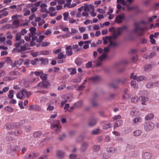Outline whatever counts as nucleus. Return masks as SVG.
I'll list each match as a JSON object with an SVG mask.
<instances>
[{
	"mask_svg": "<svg viewBox=\"0 0 159 159\" xmlns=\"http://www.w3.org/2000/svg\"><path fill=\"white\" fill-rule=\"evenodd\" d=\"M147 23L143 20L138 22H135L134 23L135 28L133 32L137 34L138 35L142 36L143 35L144 32L147 30V27H142L141 25H146Z\"/></svg>",
	"mask_w": 159,
	"mask_h": 159,
	"instance_id": "f257e3e1",
	"label": "nucleus"
},
{
	"mask_svg": "<svg viewBox=\"0 0 159 159\" xmlns=\"http://www.w3.org/2000/svg\"><path fill=\"white\" fill-rule=\"evenodd\" d=\"M31 95V93L30 92L27 91L25 89H22L16 94V96L18 98L21 100L25 97H29Z\"/></svg>",
	"mask_w": 159,
	"mask_h": 159,
	"instance_id": "f03ea898",
	"label": "nucleus"
},
{
	"mask_svg": "<svg viewBox=\"0 0 159 159\" xmlns=\"http://www.w3.org/2000/svg\"><path fill=\"white\" fill-rule=\"evenodd\" d=\"M109 46H110L109 45L108 47L104 48L105 52L103 53L101 56L98 58L96 63V66H100L101 65L102 61L106 58L107 55V52H108L109 49Z\"/></svg>",
	"mask_w": 159,
	"mask_h": 159,
	"instance_id": "7ed1b4c3",
	"label": "nucleus"
},
{
	"mask_svg": "<svg viewBox=\"0 0 159 159\" xmlns=\"http://www.w3.org/2000/svg\"><path fill=\"white\" fill-rule=\"evenodd\" d=\"M133 0H117V2L121 3L126 7L127 10L129 11L133 9V7H130L129 5L133 2Z\"/></svg>",
	"mask_w": 159,
	"mask_h": 159,
	"instance_id": "20e7f679",
	"label": "nucleus"
},
{
	"mask_svg": "<svg viewBox=\"0 0 159 159\" xmlns=\"http://www.w3.org/2000/svg\"><path fill=\"white\" fill-rule=\"evenodd\" d=\"M143 126L144 130L147 132L152 130L155 126L154 124L151 121L144 122Z\"/></svg>",
	"mask_w": 159,
	"mask_h": 159,
	"instance_id": "39448f33",
	"label": "nucleus"
},
{
	"mask_svg": "<svg viewBox=\"0 0 159 159\" xmlns=\"http://www.w3.org/2000/svg\"><path fill=\"white\" fill-rule=\"evenodd\" d=\"M126 18L124 13H122L117 15L115 18V21L117 23H120L125 20Z\"/></svg>",
	"mask_w": 159,
	"mask_h": 159,
	"instance_id": "423d86ee",
	"label": "nucleus"
},
{
	"mask_svg": "<svg viewBox=\"0 0 159 159\" xmlns=\"http://www.w3.org/2000/svg\"><path fill=\"white\" fill-rule=\"evenodd\" d=\"M133 73H131L130 76V78H133L134 80H136L138 82H140L143 80H147V78L144 76H137L136 75L133 76Z\"/></svg>",
	"mask_w": 159,
	"mask_h": 159,
	"instance_id": "0eeeda50",
	"label": "nucleus"
},
{
	"mask_svg": "<svg viewBox=\"0 0 159 159\" xmlns=\"http://www.w3.org/2000/svg\"><path fill=\"white\" fill-rule=\"evenodd\" d=\"M17 78L16 76L15 75V72L12 71L10 73V75L5 77L3 80L5 81H8L14 80Z\"/></svg>",
	"mask_w": 159,
	"mask_h": 159,
	"instance_id": "6e6552de",
	"label": "nucleus"
},
{
	"mask_svg": "<svg viewBox=\"0 0 159 159\" xmlns=\"http://www.w3.org/2000/svg\"><path fill=\"white\" fill-rule=\"evenodd\" d=\"M20 21L18 19L14 20L11 24V28L12 29H14L18 28L19 27Z\"/></svg>",
	"mask_w": 159,
	"mask_h": 159,
	"instance_id": "1a4fd4ad",
	"label": "nucleus"
},
{
	"mask_svg": "<svg viewBox=\"0 0 159 159\" xmlns=\"http://www.w3.org/2000/svg\"><path fill=\"white\" fill-rule=\"evenodd\" d=\"M142 157L143 159H151L152 155L150 153L146 152L142 154Z\"/></svg>",
	"mask_w": 159,
	"mask_h": 159,
	"instance_id": "9d476101",
	"label": "nucleus"
},
{
	"mask_svg": "<svg viewBox=\"0 0 159 159\" xmlns=\"http://www.w3.org/2000/svg\"><path fill=\"white\" fill-rule=\"evenodd\" d=\"M52 126L54 129V133L57 134L61 131V127L60 125L54 124Z\"/></svg>",
	"mask_w": 159,
	"mask_h": 159,
	"instance_id": "9b49d317",
	"label": "nucleus"
},
{
	"mask_svg": "<svg viewBox=\"0 0 159 159\" xmlns=\"http://www.w3.org/2000/svg\"><path fill=\"white\" fill-rule=\"evenodd\" d=\"M159 86V81L154 83H149L146 84V86L148 88H151L153 86Z\"/></svg>",
	"mask_w": 159,
	"mask_h": 159,
	"instance_id": "f8f14e48",
	"label": "nucleus"
},
{
	"mask_svg": "<svg viewBox=\"0 0 159 159\" xmlns=\"http://www.w3.org/2000/svg\"><path fill=\"white\" fill-rule=\"evenodd\" d=\"M121 33L120 30L118 28L116 30L114 31L112 37L113 38L115 39L117 37L120 35Z\"/></svg>",
	"mask_w": 159,
	"mask_h": 159,
	"instance_id": "ddd939ff",
	"label": "nucleus"
},
{
	"mask_svg": "<svg viewBox=\"0 0 159 159\" xmlns=\"http://www.w3.org/2000/svg\"><path fill=\"white\" fill-rule=\"evenodd\" d=\"M90 7L89 6L88 7H85L84 11L81 13L82 16L85 17L86 18H87L89 16L88 12L89 11Z\"/></svg>",
	"mask_w": 159,
	"mask_h": 159,
	"instance_id": "4468645a",
	"label": "nucleus"
},
{
	"mask_svg": "<svg viewBox=\"0 0 159 159\" xmlns=\"http://www.w3.org/2000/svg\"><path fill=\"white\" fill-rule=\"evenodd\" d=\"M66 49V55L68 56H70L73 54L72 52V46H67Z\"/></svg>",
	"mask_w": 159,
	"mask_h": 159,
	"instance_id": "2eb2a0df",
	"label": "nucleus"
},
{
	"mask_svg": "<svg viewBox=\"0 0 159 159\" xmlns=\"http://www.w3.org/2000/svg\"><path fill=\"white\" fill-rule=\"evenodd\" d=\"M28 110L30 111L33 110L39 111L41 110V108L39 106L36 105H32L30 106Z\"/></svg>",
	"mask_w": 159,
	"mask_h": 159,
	"instance_id": "dca6fc26",
	"label": "nucleus"
},
{
	"mask_svg": "<svg viewBox=\"0 0 159 159\" xmlns=\"http://www.w3.org/2000/svg\"><path fill=\"white\" fill-rule=\"evenodd\" d=\"M88 146V143L84 142L82 144L80 148V150L81 152H84L86 151Z\"/></svg>",
	"mask_w": 159,
	"mask_h": 159,
	"instance_id": "f3484780",
	"label": "nucleus"
},
{
	"mask_svg": "<svg viewBox=\"0 0 159 159\" xmlns=\"http://www.w3.org/2000/svg\"><path fill=\"white\" fill-rule=\"evenodd\" d=\"M24 60L22 59H20L18 60L15 61L13 63V66H20L23 62Z\"/></svg>",
	"mask_w": 159,
	"mask_h": 159,
	"instance_id": "a211bd4d",
	"label": "nucleus"
},
{
	"mask_svg": "<svg viewBox=\"0 0 159 159\" xmlns=\"http://www.w3.org/2000/svg\"><path fill=\"white\" fill-rule=\"evenodd\" d=\"M90 79L94 83H97L99 82L101 80L100 76L98 75L92 77Z\"/></svg>",
	"mask_w": 159,
	"mask_h": 159,
	"instance_id": "6ab92c4d",
	"label": "nucleus"
},
{
	"mask_svg": "<svg viewBox=\"0 0 159 159\" xmlns=\"http://www.w3.org/2000/svg\"><path fill=\"white\" fill-rule=\"evenodd\" d=\"M130 115L131 116H136L139 115L138 112L134 108L130 112Z\"/></svg>",
	"mask_w": 159,
	"mask_h": 159,
	"instance_id": "aec40b11",
	"label": "nucleus"
},
{
	"mask_svg": "<svg viewBox=\"0 0 159 159\" xmlns=\"http://www.w3.org/2000/svg\"><path fill=\"white\" fill-rule=\"evenodd\" d=\"M139 100H140L142 101V104L143 105H146L145 102H146L148 101V98L143 96L139 97Z\"/></svg>",
	"mask_w": 159,
	"mask_h": 159,
	"instance_id": "412c9836",
	"label": "nucleus"
},
{
	"mask_svg": "<svg viewBox=\"0 0 159 159\" xmlns=\"http://www.w3.org/2000/svg\"><path fill=\"white\" fill-rule=\"evenodd\" d=\"M97 120L95 119H93L91 120L88 123V125L90 127H92L95 125L97 122Z\"/></svg>",
	"mask_w": 159,
	"mask_h": 159,
	"instance_id": "4be33fe9",
	"label": "nucleus"
},
{
	"mask_svg": "<svg viewBox=\"0 0 159 159\" xmlns=\"http://www.w3.org/2000/svg\"><path fill=\"white\" fill-rule=\"evenodd\" d=\"M128 89H125L124 90V94L123 95V98L124 99L128 98L129 97V96L128 93Z\"/></svg>",
	"mask_w": 159,
	"mask_h": 159,
	"instance_id": "5701e85b",
	"label": "nucleus"
},
{
	"mask_svg": "<svg viewBox=\"0 0 159 159\" xmlns=\"http://www.w3.org/2000/svg\"><path fill=\"white\" fill-rule=\"evenodd\" d=\"M64 154V153L61 151L58 150L57 152V156L60 157H63Z\"/></svg>",
	"mask_w": 159,
	"mask_h": 159,
	"instance_id": "b1692460",
	"label": "nucleus"
},
{
	"mask_svg": "<svg viewBox=\"0 0 159 159\" xmlns=\"http://www.w3.org/2000/svg\"><path fill=\"white\" fill-rule=\"evenodd\" d=\"M154 115L153 113H150L147 115L145 117L146 120H150L154 117Z\"/></svg>",
	"mask_w": 159,
	"mask_h": 159,
	"instance_id": "393cba45",
	"label": "nucleus"
},
{
	"mask_svg": "<svg viewBox=\"0 0 159 159\" xmlns=\"http://www.w3.org/2000/svg\"><path fill=\"white\" fill-rule=\"evenodd\" d=\"M123 124V121L121 120H119L117 121L114 125V128H116L120 126Z\"/></svg>",
	"mask_w": 159,
	"mask_h": 159,
	"instance_id": "a878e982",
	"label": "nucleus"
},
{
	"mask_svg": "<svg viewBox=\"0 0 159 159\" xmlns=\"http://www.w3.org/2000/svg\"><path fill=\"white\" fill-rule=\"evenodd\" d=\"M142 133V131L141 130H137L134 132L133 135L135 136H139Z\"/></svg>",
	"mask_w": 159,
	"mask_h": 159,
	"instance_id": "bb28decb",
	"label": "nucleus"
},
{
	"mask_svg": "<svg viewBox=\"0 0 159 159\" xmlns=\"http://www.w3.org/2000/svg\"><path fill=\"white\" fill-rule=\"evenodd\" d=\"M39 61H41V64H48V60L47 58H39Z\"/></svg>",
	"mask_w": 159,
	"mask_h": 159,
	"instance_id": "cd10ccee",
	"label": "nucleus"
},
{
	"mask_svg": "<svg viewBox=\"0 0 159 159\" xmlns=\"http://www.w3.org/2000/svg\"><path fill=\"white\" fill-rule=\"evenodd\" d=\"M42 134V133L41 131H38L34 132L33 134V136L34 138H36L40 136Z\"/></svg>",
	"mask_w": 159,
	"mask_h": 159,
	"instance_id": "c85d7f7f",
	"label": "nucleus"
},
{
	"mask_svg": "<svg viewBox=\"0 0 159 159\" xmlns=\"http://www.w3.org/2000/svg\"><path fill=\"white\" fill-rule=\"evenodd\" d=\"M39 61V58H36L33 60H30V63L32 65H35Z\"/></svg>",
	"mask_w": 159,
	"mask_h": 159,
	"instance_id": "c756f323",
	"label": "nucleus"
},
{
	"mask_svg": "<svg viewBox=\"0 0 159 159\" xmlns=\"http://www.w3.org/2000/svg\"><path fill=\"white\" fill-rule=\"evenodd\" d=\"M14 91L13 90H10L9 91V94H8V98L9 99H12L14 96Z\"/></svg>",
	"mask_w": 159,
	"mask_h": 159,
	"instance_id": "7c9ffc66",
	"label": "nucleus"
},
{
	"mask_svg": "<svg viewBox=\"0 0 159 159\" xmlns=\"http://www.w3.org/2000/svg\"><path fill=\"white\" fill-rule=\"evenodd\" d=\"M131 85L134 89H137L138 87V84L134 81H132L131 82Z\"/></svg>",
	"mask_w": 159,
	"mask_h": 159,
	"instance_id": "2f4dec72",
	"label": "nucleus"
},
{
	"mask_svg": "<svg viewBox=\"0 0 159 159\" xmlns=\"http://www.w3.org/2000/svg\"><path fill=\"white\" fill-rule=\"evenodd\" d=\"M66 57V55H64L63 52H61L58 55L57 58L58 59H61L63 58H65Z\"/></svg>",
	"mask_w": 159,
	"mask_h": 159,
	"instance_id": "473e14b6",
	"label": "nucleus"
},
{
	"mask_svg": "<svg viewBox=\"0 0 159 159\" xmlns=\"http://www.w3.org/2000/svg\"><path fill=\"white\" fill-rule=\"evenodd\" d=\"M68 70L70 72V75L75 74L76 73V70L75 69L69 68L68 69Z\"/></svg>",
	"mask_w": 159,
	"mask_h": 159,
	"instance_id": "72a5a7b5",
	"label": "nucleus"
},
{
	"mask_svg": "<svg viewBox=\"0 0 159 159\" xmlns=\"http://www.w3.org/2000/svg\"><path fill=\"white\" fill-rule=\"evenodd\" d=\"M107 150L108 152H114L116 151V149L113 147L107 148Z\"/></svg>",
	"mask_w": 159,
	"mask_h": 159,
	"instance_id": "f704fd0d",
	"label": "nucleus"
},
{
	"mask_svg": "<svg viewBox=\"0 0 159 159\" xmlns=\"http://www.w3.org/2000/svg\"><path fill=\"white\" fill-rule=\"evenodd\" d=\"M111 39V37H107L106 36L105 37L103 38L102 39L103 40V43L104 44L106 45L107 43V40H110Z\"/></svg>",
	"mask_w": 159,
	"mask_h": 159,
	"instance_id": "c9c22d12",
	"label": "nucleus"
},
{
	"mask_svg": "<svg viewBox=\"0 0 159 159\" xmlns=\"http://www.w3.org/2000/svg\"><path fill=\"white\" fill-rule=\"evenodd\" d=\"M100 129L99 128H97L93 130L91 132V134L93 135L98 134Z\"/></svg>",
	"mask_w": 159,
	"mask_h": 159,
	"instance_id": "e433bc0d",
	"label": "nucleus"
},
{
	"mask_svg": "<svg viewBox=\"0 0 159 159\" xmlns=\"http://www.w3.org/2000/svg\"><path fill=\"white\" fill-rule=\"evenodd\" d=\"M32 34H28L27 36H26L25 37V39L26 41L28 42L30 40V38L31 37H32Z\"/></svg>",
	"mask_w": 159,
	"mask_h": 159,
	"instance_id": "4c0bfd02",
	"label": "nucleus"
},
{
	"mask_svg": "<svg viewBox=\"0 0 159 159\" xmlns=\"http://www.w3.org/2000/svg\"><path fill=\"white\" fill-rule=\"evenodd\" d=\"M154 37V35L152 34H151L149 36V38L150 39V42L152 44H154L156 41L155 39H153Z\"/></svg>",
	"mask_w": 159,
	"mask_h": 159,
	"instance_id": "58836bf2",
	"label": "nucleus"
},
{
	"mask_svg": "<svg viewBox=\"0 0 159 159\" xmlns=\"http://www.w3.org/2000/svg\"><path fill=\"white\" fill-rule=\"evenodd\" d=\"M139 99V98L137 96H135L134 97H133L131 98V101L132 102L136 103L138 102Z\"/></svg>",
	"mask_w": 159,
	"mask_h": 159,
	"instance_id": "ea45409f",
	"label": "nucleus"
},
{
	"mask_svg": "<svg viewBox=\"0 0 159 159\" xmlns=\"http://www.w3.org/2000/svg\"><path fill=\"white\" fill-rule=\"evenodd\" d=\"M63 16L64 17V20L67 21L68 20L69 16V13L68 12H66L63 14Z\"/></svg>",
	"mask_w": 159,
	"mask_h": 159,
	"instance_id": "a19ab883",
	"label": "nucleus"
},
{
	"mask_svg": "<svg viewBox=\"0 0 159 159\" xmlns=\"http://www.w3.org/2000/svg\"><path fill=\"white\" fill-rule=\"evenodd\" d=\"M111 126V123H108L107 124H105L103 126V129H106L108 128H110Z\"/></svg>",
	"mask_w": 159,
	"mask_h": 159,
	"instance_id": "79ce46f5",
	"label": "nucleus"
},
{
	"mask_svg": "<svg viewBox=\"0 0 159 159\" xmlns=\"http://www.w3.org/2000/svg\"><path fill=\"white\" fill-rule=\"evenodd\" d=\"M26 44H25L24 46H20V48H19V50H18L20 52H21L26 51L27 48L26 47Z\"/></svg>",
	"mask_w": 159,
	"mask_h": 159,
	"instance_id": "37998d69",
	"label": "nucleus"
},
{
	"mask_svg": "<svg viewBox=\"0 0 159 159\" xmlns=\"http://www.w3.org/2000/svg\"><path fill=\"white\" fill-rule=\"evenodd\" d=\"M4 109L7 111L10 112H12L14 111V109L13 108L8 106L5 107Z\"/></svg>",
	"mask_w": 159,
	"mask_h": 159,
	"instance_id": "c03bdc74",
	"label": "nucleus"
},
{
	"mask_svg": "<svg viewBox=\"0 0 159 159\" xmlns=\"http://www.w3.org/2000/svg\"><path fill=\"white\" fill-rule=\"evenodd\" d=\"M89 6L87 5H84V6H82L80 8H79L78 9V11L80 12H81L83 10V11H84V10L85 8V7H88Z\"/></svg>",
	"mask_w": 159,
	"mask_h": 159,
	"instance_id": "a18cd8bd",
	"label": "nucleus"
},
{
	"mask_svg": "<svg viewBox=\"0 0 159 159\" xmlns=\"http://www.w3.org/2000/svg\"><path fill=\"white\" fill-rule=\"evenodd\" d=\"M156 55V53L155 52H152L150 53L148 57H146V59L152 58Z\"/></svg>",
	"mask_w": 159,
	"mask_h": 159,
	"instance_id": "49530a36",
	"label": "nucleus"
},
{
	"mask_svg": "<svg viewBox=\"0 0 159 159\" xmlns=\"http://www.w3.org/2000/svg\"><path fill=\"white\" fill-rule=\"evenodd\" d=\"M39 80L38 77H33L30 80V81L31 82H35L38 81Z\"/></svg>",
	"mask_w": 159,
	"mask_h": 159,
	"instance_id": "de8ad7c7",
	"label": "nucleus"
},
{
	"mask_svg": "<svg viewBox=\"0 0 159 159\" xmlns=\"http://www.w3.org/2000/svg\"><path fill=\"white\" fill-rule=\"evenodd\" d=\"M36 29L34 27H31L30 29V34H32V35H34L35 32L36 31Z\"/></svg>",
	"mask_w": 159,
	"mask_h": 159,
	"instance_id": "09e8293b",
	"label": "nucleus"
},
{
	"mask_svg": "<svg viewBox=\"0 0 159 159\" xmlns=\"http://www.w3.org/2000/svg\"><path fill=\"white\" fill-rule=\"evenodd\" d=\"M100 149V146L98 145H94L93 146V149L94 152H97Z\"/></svg>",
	"mask_w": 159,
	"mask_h": 159,
	"instance_id": "8fccbe9b",
	"label": "nucleus"
},
{
	"mask_svg": "<svg viewBox=\"0 0 159 159\" xmlns=\"http://www.w3.org/2000/svg\"><path fill=\"white\" fill-rule=\"evenodd\" d=\"M40 78L43 81L46 80L47 79V75L44 74L43 72V75H41Z\"/></svg>",
	"mask_w": 159,
	"mask_h": 159,
	"instance_id": "3c124183",
	"label": "nucleus"
},
{
	"mask_svg": "<svg viewBox=\"0 0 159 159\" xmlns=\"http://www.w3.org/2000/svg\"><path fill=\"white\" fill-rule=\"evenodd\" d=\"M75 63L77 66H80L81 65L82 62L81 59H76L75 60Z\"/></svg>",
	"mask_w": 159,
	"mask_h": 159,
	"instance_id": "603ef678",
	"label": "nucleus"
},
{
	"mask_svg": "<svg viewBox=\"0 0 159 159\" xmlns=\"http://www.w3.org/2000/svg\"><path fill=\"white\" fill-rule=\"evenodd\" d=\"M141 120V118L140 117L135 118L133 120V123L134 124L136 123L139 122Z\"/></svg>",
	"mask_w": 159,
	"mask_h": 159,
	"instance_id": "864d4df0",
	"label": "nucleus"
},
{
	"mask_svg": "<svg viewBox=\"0 0 159 159\" xmlns=\"http://www.w3.org/2000/svg\"><path fill=\"white\" fill-rule=\"evenodd\" d=\"M78 45L77 44L73 45L72 47V49L75 50V51L76 52H78L79 51V50L78 49Z\"/></svg>",
	"mask_w": 159,
	"mask_h": 159,
	"instance_id": "5fc2aeb1",
	"label": "nucleus"
},
{
	"mask_svg": "<svg viewBox=\"0 0 159 159\" xmlns=\"http://www.w3.org/2000/svg\"><path fill=\"white\" fill-rule=\"evenodd\" d=\"M118 45V43L116 42H113L112 41H111L110 43L109 46H111L114 47H116Z\"/></svg>",
	"mask_w": 159,
	"mask_h": 159,
	"instance_id": "6e6d98bb",
	"label": "nucleus"
},
{
	"mask_svg": "<svg viewBox=\"0 0 159 159\" xmlns=\"http://www.w3.org/2000/svg\"><path fill=\"white\" fill-rule=\"evenodd\" d=\"M44 37L45 36L44 35H40L39 36V38L37 39V42L39 43L42 42Z\"/></svg>",
	"mask_w": 159,
	"mask_h": 159,
	"instance_id": "4d7b16f0",
	"label": "nucleus"
},
{
	"mask_svg": "<svg viewBox=\"0 0 159 159\" xmlns=\"http://www.w3.org/2000/svg\"><path fill=\"white\" fill-rule=\"evenodd\" d=\"M6 37L7 39H11L13 36L9 32H8L6 34Z\"/></svg>",
	"mask_w": 159,
	"mask_h": 159,
	"instance_id": "13d9d810",
	"label": "nucleus"
},
{
	"mask_svg": "<svg viewBox=\"0 0 159 159\" xmlns=\"http://www.w3.org/2000/svg\"><path fill=\"white\" fill-rule=\"evenodd\" d=\"M152 66L150 65H146L144 66L145 70L148 71L151 69Z\"/></svg>",
	"mask_w": 159,
	"mask_h": 159,
	"instance_id": "bf43d9fd",
	"label": "nucleus"
},
{
	"mask_svg": "<svg viewBox=\"0 0 159 159\" xmlns=\"http://www.w3.org/2000/svg\"><path fill=\"white\" fill-rule=\"evenodd\" d=\"M35 75L36 76H39L40 77L41 75H43V72L42 71H36L33 72Z\"/></svg>",
	"mask_w": 159,
	"mask_h": 159,
	"instance_id": "052dcab7",
	"label": "nucleus"
},
{
	"mask_svg": "<svg viewBox=\"0 0 159 159\" xmlns=\"http://www.w3.org/2000/svg\"><path fill=\"white\" fill-rule=\"evenodd\" d=\"M50 44V42H43L41 44V45L42 47H46L48 46Z\"/></svg>",
	"mask_w": 159,
	"mask_h": 159,
	"instance_id": "680f3d73",
	"label": "nucleus"
},
{
	"mask_svg": "<svg viewBox=\"0 0 159 159\" xmlns=\"http://www.w3.org/2000/svg\"><path fill=\"white\" fill-rule=\"evenodd\" d=\"M16 36L15 37L16 40L17 41H18L20 40L21 38V35L19 33H17L16 34Z\"/></svg>",
	"mask_w": 159,
	"mask_h": 159,
	"instance_id": "e2e57ef3",
	"label": "nucleus"
},
{
	"mask_svg": "<svg viewBox=\"0 0 159 159\" xmlns=\"http://www.w3.org/2000/svg\"><path fill=\"white\" fill-rule=\"evenodd\" d=\"M85 88V86L84 85L81 84L79 86L78 89H77L78 91H81L83 90Z\"/></svg>",
	"mask_w": 159,
	"mask_h": 159,
	"instance_id": "0e129e2a",
	"label": "nucleus"
},
{
	"mask_svg": "<svg viewBox=\"0 0 159 159\" xmlns=\"http://www.w3.org/2000/svg\"><path fill=\"white\" fill-rule=\"evenodd\" d=\"M27 33V31L25 29H23L21 30L20 34L21 35H23L26 34Z\"/></svg>",
	"mask_w": 159,
	"mask_h": 159,
	"instance_id": "69168bd1",
	"label": "nucleus"
},
{
	"mask_svg": "<svg viewBox=\"0 0 159 159\" xmlns=\"http://www.w3.org/2000/svg\"><path fill=\"white\" fill-rule=\"evenodd\" d=\"M119 29L120 30L121 33H122L123 30H127V26L126 25H124L121 28H119Z\"/></svg>",
	"mask_w": 159,
	"mask_h": 159,
	"instance_id": "338daca9",
	"label": "nucleus"
},
{
	"mask_svg": "<svg viewBox=\"0 0 159 159\" xmlns=\"http://www.w3.org/2000/svg\"><path fill=\"white\" fill-rule=\"evenodd\" d=\"M55 10V7H51L49 8V10L47 11V13H49L51 12L54 11Z\"/></svg>",
	"mask_w": 159,
	"mask_h": 159,
	"instance_id": "774afa93",
	"label": "nucleus"
}]
</instances>
